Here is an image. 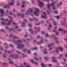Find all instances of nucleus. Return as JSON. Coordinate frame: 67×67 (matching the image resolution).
Wrapping results in <instances>:
<instances>
[{
    "label": "nucleus",
    "mask_w": 67,
    "mask_h": 67,
    "mask_svg": "<svg viewBox=\"0 0 67 67\" xmlns=\"http://www.w3.org/2000/svg\"><path fill=\"white\" fill-rule=\"evenodd\" d=\"M18 43H17V47L19 49H21L22 47H24V45L22 44H20L19 43H21L22 42V40H19L18 41Z\"/></svg>",
    "instance_id": "f257e3e1"
},
{
    "label": "nucleus",
    "mask_w": 67,
    "mask_h": 67,
    "mask_svg": "<svg viewBox=\"0 0 67 67\" xmlns=\"http://www.w3.org/2000/svg\"><path fill=\"white\" fill-rule=\"evenodd\" d=\"M36 11L34 13V14L36 16H39L38 13H39V9L37 8H35Z\"/></svg>",
    "instance_id": "f03ea898"
},
{
    "label": "nucleus",
    "mask_w": 67,
    "mask_h": 67,
    "mask_svg": "<svg viewBox=\"0 0 67 67\" xmlns=\"http://www.w3.org/2000/svg\"><path fill=\"white\" fill-rule=\"evenodd\" d=\"M47 5L48 9H50V5H51V6H52V7H53V10H55V7L53 6H54V4L53 3H52L50 4H47Z\"/></svg>",
    "instance_id": "7ed1b4c3"
},
{
    "label": "nucleus",
    "mask_w": 67,
    "mask_h": 67,
    "mask_svg": "<svg viewBox=\"0 0 67 67\" xmlns=\"http://www.w3.org/2000/svg\"><path fill=\"white\" fill-rule=\"evenodd\" d=\"M32 9H31L29 8V10L26 13V15L29 14L30 13H32Z\"/></svg>",
    "instance_id": "20e7f679"
},
{
    "label": "nucleus",
    "mask_w": 67,
    "mask_h": 67,
    "mask_svg": "<svg viewBox=\"0 0 67 67\" xmlns=\"http://www.w3.org/2000/svg\"><path fill=\"white\" fill-rule=\"evenodd\" d=\"M38 2L39 3V5L40 7H42V6H43L44 5V4L42 3V2H41L40 1H38Z\"/></svg>",
    "instance_id": "39448f33"
},
{
    "label": "nucleus",
    "mask_w": 67,
    "mask_h": 67,
    "mask_svg": "<svg viewBox=\"0 0 67 67\" xmlns=\"http://www.w3.org/2000/svg\"><path fill=\"white\" fill-rule=\"evenodd\" d=\"M59 49V50H60L61 52H62L63 51V48L61 47H59L58 48H57V50L56 51V52L57 53H58V50Z\"/></svg>",
    "instance_id": "423d86ee"
},
{
    "label": "nucleus",
    "mask_w": 67,
    "mask_h": 67,
    "mask_svg": "<svg viewBox=\"0 0 67 67\" xmlns=\"http://www.w3.org/2000/svg\"><path fill=\"white\" fill-rule=\"evenodd\" d=\"M43 15H44V16H43L42 15H41V17L42 18H43V19H47V17L46 16V13H43Z\"/></svg>",
    "instance_id": "0eeeda50"
},
{
    "label": "nucleus",
    "mask_w": 67,
    "mask_h": 67,
    "mask_svg": "<svg viewBox=\"0 0 67 67\" xmlns=\"http://www.w3.org/2000/svg\"><path fill=\"white\" fill-rule=\"evenodd\" d=\"M59 30L60 31H62V32H63L64 33V34L66 33L67 32L65 30L63 29L60 28L59 29Z\"/></svg>",
    "instance_id": "6e6552de"
},
{
    "label": "nucleus",
    "mask_w": 67,
    "mask_h": 67,
    "mask_svg": "<svg viewBox=\"0 0 67 67\" xmlns=\"http://www.w3.org/2000/svg\"><path fill=\"white\" fill-rule=\"evenodd\" d=\"M9 18H10L11 20H10V21L8 22V24H6L7 25H10V23H11V22H12V21H13V20H12V18L10 16H9Z\"/></svg>",
    "instance_id": "1a4fd4ad"
},
{
    "label": "nucleus",
    "mask_w": 67,
    "mask_h": 67,
    "mask_svg": "<svg viewBox=\"0 0 67 67\" xmlns=\"http://www.w3.org/2000/svg\"><path fill=\"white\" fill-rule=\"evenodd\" d=\"M34 20H36V21H38V19L35 18H34L33 19L29 18V20H30V21H33Z\"/></svg>",
    "instance_id": "9d476101"
},
{
    "label": "nucleus",
    "mask_w": 67,
    "mask_h": 67,
    "mask_svg": "<svg viewBox=\"0 0 67 67\" xmlns=\"http://www.w3.org/2000/svg\"><path fill=\"white\" fill-rule=\"evenodd\" d=\"M53 45H54V44L53 43H51L50 44L48 45V47H49L50 50L52 49V48H50Z\"/></svg>",
    "instance_id": "9b49d317"
},
{
    "label": "nucleus",
    "mask_w": 67,
    "mask_h": 67,
    "mask_svg": "<svg viewBox=\"0 0 67 67\" xmlns=\"http://www.w3.org/2000/svg\"><path fill=\"white\" fill-rule=\"evenodd\" d=\"M52 59H53L52 60V61L53 62H54V63H56L57 62V60L55 59V58H54V57H52Z\"/></svg>",
    "instance_id": "f8f14e48"
},
{
    "label": "nucleus",
    "mask_w": 67,
    "mask_h": 67,
    "mask_svg": "<svg viewBox=\"0 0 67 67\" xmlns=\"http://www.w3.org/2000/svg\"><path fill=\"white\" fill-rule=\"evenodd\" d=\"M0 11L1 12V13L2 14L1 16H3V15L4 14V10L3 9H0Z\"/></svg>",
    "instance_id": "ddd939ff"
},
{
    "label": "nucleus",
    "mask_w": 67,
    "mask_h": 67,
    "mask_svg": "<svg viewBox=\"0 0 67 67\" xmlns=\"http://www.w3.org/2000/svg\"><path fill=\"white\" fill-rule=\"evenodd\" d=\"M18 16H20L21 17V18H23V17L24 16V15L23 14H21L19 13H18Z\"/></svg>",
    "instance_id": "4468645a"
},
{
    "label": "nucleus",
    "mask_w": 67,
    "mask_h": 67,
    "mask_svg": "<svg viewBox=\"0 0 67 67\" xmlns=\"http://www.w3.org/2000/svg\"><path fill=\"white\" fill-rule=\"evenodd\" d=\"M12 3H9V5H12L14 4V0H12Z\"/></svg>",
    "instance_id": "2eb2a0df"
},
{
    "label": "nucleus",
    "mask_w": 67,
    "mask_h": 67,
    "mask_svg": "<svg viewBox=\"0 0 67 67\" xmlns=\"http://www.w3.org/2000/svg\"><path fill=\"white\" fill-rule=\"evenodd\" d=\"M52 37H54L55 38H53L54 40H58V38L56 37V36L54 35H52Z\"/></svg>",
    "instance_id": "dca6fc26"
},
{
    "label": "nucleus",
    "mask_w": 67,
    "mask_h": 67,
    "mask_svg": "<svg viewBox=\"0 0 67 67\" xmlns=\"http://www.w3.org/2000/svg\"><path fill=\"white\" fill-rule=\"evenodd\" d=\"M43 52L44 54H48L47 52V50L46 49H45L44 51Z\"/></svg>",
    "instance_id": "f3484780"
},
{
    "label": "nucleus",
    "mask_w": 67,
    "mask_h": 67,
    "mask_svg": "<svg viewBox=\"0 0 67 67\" xmlns=\"http://www.w3.org/2000/svg\"><path fill=\"white\" fill-rule=\"evenodd\" d=\"M22 4H23V5L22 6H21V7L22 8H23V7H24V4H25V1H22Z\"/></svg>",
    "instance_id": "a211bd4d"
},
{
    "label": "nucleus",
    "mask_w": 67,
    "mask_h": 67,
    "mask_svg": "<svg viewBox=\"0 0 67 67\" xmlns=\"http://www.w3.org/2000/svg\"><path fill=\"white\" fill-rule=\"evenodd\" d=\"M35 30H37L38 32H39V31H40V27H36L35 28Z\"/></svg>",
    "instance_id": "6ab92c4d"
},
{
    "label": "nucleus",
    "mask_w": 67,
    "mask_h": 67,
    "mask_svg": "<svg viewBox=\"0 0 67 67\" xmlns=\"http://www.w3.org/2000/svg\"><path fill=\"white\" fill-rule=\"evenodd\" d=\"M8 60L9 61V63L10 64H13V62H12V61H11V59H9Z\"/></svg>",
    "instance_id": "aec40b11"
},
{
    "label": "nucleus",
    "mask_w": 67,
    "mask_h": 67,
    "mask_svg": "<svg viewBox=\"0 0 67 67\" xmlns=\"http://www.w3.org/2000/svg\"><path fill=\"white\" fill-rule=\"evenodd\" d=\"M25 23L24 22L23 23V24L21 26L22 27H24V26H25Z\"/></svg>",
    "instance_id": "412c9836"
},
{
    "label": "nucleus",
    "mask_w": 67,
    "mask_h": 67,
    "mask_svg": "<svg viewBox=\"0 0 67 67\" xmlns=\"http://www.w3.org/2000/svg\"><path fill=\"white\" fill-rule=\"evenodd\" d=\"M29 30L30 32H31V34H33V31H32V29H30Z\"/></svg>",
    "instance_id": "4be33fe9"
},
{
    "label": "nucleus",
    "mask_w": 67,
    "mask_h": 67,
    "mask_svg": "<svg viewBox=\"0 0 67 67\" xmlns=\"http://www.w3.org/2000/svg\"><path fill=\"white\" fill-rule=\"evenodd\" d=\"M4 8H9V5H7L6 6H4Z\"/></svg>",
    "instance_id": "5701e85b"
},
{
    "label": "nucleus",
    "mask_w": 67,
    "mask_h": 67,
    "mask_svg": "<svg viewBox=\"0 0 67 67\" xmlns=\"http://www.w3.org/2000/svg\"><path fill=\"white\" fill-rule=\"evenodd\" d=\"M41 66H42V67H46L45 65L43 63H41Z\"/></svg>",
    "instance_id": "b1692460"
},
{
    "label": "nucleus",
    "mask_w": 67,
    "mask_h": 67,
    "mask_svg": "<svg viewBox=\"0 0 67 67\" xmlns=\"http://www.w3.org/2000/svg\"><path fill=\"white\" fill-rule=\"evenodd\" d=\"M1 20H3V21H8V19H7L4 20L3 18H2V19H1Z\"/></svg>",
    "instance_id": "393cba45"
},
{
    "label": "nucleus",
    "mask_w": 67,
    "mask_h": 67,
    "mask_svg": "<svg viewBox=\"0 0 67 67\" xmlns=\"http://www.w3.org/2000/svg\"><path fill=\"white\" fill-rule=\"evenodd\" d=\"M57 28V27H55L54 29V30H53V32H56V28Z\"/></svg>",
    "instance_id": "a878e982"
},
{
    "label": "nucleus",
    "mask_w": 67,
    "mask_h": 67,
    "mask_svg": "<svg viewBox=\"0 0 67 67\" xmlns=\"http://www.w3.org/2000/svg\"><path fill=\"white\" fill-rule=\"evenodd\" d=\"M62 64H63V65H65L66 66L65 67H67V64L66 63H64L63 62L62 63Z\"/></svg>",
    "instance_id": "bb28decb"
},
{
    "label": "nucleus",
    "mask_w": 67,
    "mask_h": 67,
    "mask_svg": "<svg viewBox=\"0 0 67 67\" xmlns=\"http://www.w3.org/2000/svg\"><path fill=\"white\" fill-rule=\"evenodd\" d=\"M32 50H34V49H37V48H32Z\"/></svg>",
    "instance_id": "cd10ccee"
},
{
    "label": "nucleus",
    "mask_w": 67,
    "mask_h": 67,
    "mask_svg": "<svg viewBox=\"0 0 67 67\" xmlns=\"http://www.w3.org/2000/svg\"><path fill=\"white\" fill-rule=\"evenodd\" d=\"M29 27H32V24H29Z\"/></svg>",
    "instance_id": "c85d7f7f"
},
{
    "label": "nucleus",
    "mask_w": 67,
    "mask_h": 67,
    "mask_svg": "<svg viewBox=\"0 0 67 67\" xmlns=\"http://www.w3.org/2000/svg\"><path fill=\"white\" fill-rule=\"evenodd\" d=\"M6 29H9V30H12V29H9V28H8V27H6Z\"/></svg>",
    "instance_id": "c756f323"
},
{
    "label": "nucleus",
    "mask_w": 67,
    "mask_h": 67,
    "mask_svg": "<svg viewBox=\"0 0 67 67\" xmlns=\"http://www.w3.org/2000/svg\"><path fill=\"white\" fill-rule=\"evenodd\" d=\"M55 17H56V18L57 19H59V16H56Z\"/></svg>",
    "instance_id": "7c9ffc66"
},
{
    "label": "nucleus",
    "mask_w": 67,
    "mask_h": 67,
    "mask_svg": "<svg viewBox=\"0 0 67 67\" xmlns=\"http://www.w3.org/2000/svg\"><path fill=\"white\" fill-rule=\"evenodd\" d=\"M46 37H49V35H48V34L47 33L46 35Z\"/></svg>",
    "instance_id": "2f4dec72"
},
{
    "label": "nucleus",
    "mask_w": 67,
    "mask_h": 67,
    "mask_svg": "<svg viewBox=\"0 0 67 67\" xmlns=\"http://www.w3.org/2000/svg\"><path fill=\"white\" fill-rule=\"evenodd\" d=\"M18 38V37H17L16 36H15L13 38L14 39H15L16 38Z\"/></svg>",
    "instance_id": "473e14b6"
},
{
    "label": "nucleus",
    "mask_w": 67,
    "mask_h": 67,
    "mask_svg": "<svg viewBox=\"0 0 67 67\" xmlns=\"http://www.w3.org/2000/svg\"><path fill=\"white\" fill-rule=\"evenodd\" d=\"M5 52H8V53H11V52H10V51H6V50H5Z\"/></svg>",
    "instance_id": "72a5a7b5"
},
{
    "label": "nucleus",
    "mask_w": 67,
    "mask_h": 67,
    "mask_svg": "<svg viewBox=\"0 0 67 67\" xmlns=\"http://www.w3.org/2000/svg\"><path fill=\"white\" fill-rule=\"evenodd\" d=\"M54 12L56 14H57V13H58V12H57V11H54Z\"/></svg>",
    "instance_id": "f704fd0d"
},
{
    "label": "nucleus",
    "mask_w": 67,
    "mask_h": 67,
    "mask_svg": "<svg viewBox=\"0 0 67 67\" xmlns=\"http://www.w3.org/2000/svg\"><path fill=\"white\" fill-rule=\"evenodd\" d=\"M41 43H42V42H37V43L38 45H40Z\"/></svg>",
    "instance_id": "c9c22d12"
},
{
    "label": "nucleus",
    "mask_w": 67,
    "mask_h": 67,
    "mask_svg": "<svg viewBox=\"0 0 67 67\" xmlns=\"http://www.w3.org/2000/svg\"><path fill=\"white\" fill-rule=\"evenodd\" d=\"M31 61L32 62V63H34V61H33V60H31Z\"/></svg>",
    "instance_id": "e433bc0d"
},
{
    "label": "nucleus",
    "mask_w": 67,
    "mask_h": 67,
    "mask_svg": "<svg viewBox=\"0 0 67 67\" xmlns=\"http://www.w3.org/2000/svg\"><path fill=\"white\" fill-rule=\"evenodd\" d=\"M18 58V55H16V57H15V59H16V58Z\"/></svg>",
    "instance_id": "4c0bfd02"
},
{
    "label": "nucleus",
    "mask_w": 67,
    "mask_h": 67,
    "mask_svg": "<svg viewBox=\"0 0 67 67\" xmlns=\"http://www.w3.org/2000/svg\"><path fill=\"white\" fill-rule=\"evenodd\" d=\"M47 14H49V13L48 10H47Z\"/></svg>",
    "instance_id": "58836bf2"
},
{
    "label": "nucleus",
    "mask_w": 67,
    "mask_h": 67,
    "mask_svg": "<svg viewBox=\"0 0 67 67\" xmlns=\"http://www.w3.org/2000/svg\"><path fill=\"white\" fill-rule=\"evenodd\" d=\"M53 23L54 24V25H56V23L54 21L53 22Z\"/></svg>",
    "instance_id": "ea45409f"
},
{
    "label": "nucleus",
    "mask_w": 67,
    "mask_h": 67,
    "mask_svg": "<svg viewBox=\"0 0 67 67\" xmlns=\"http://www.w3.org/2000/svg\"><path fill=\"white\" fill-rule=\"evenodd\" d=\"M28 53L29 54H30V51L28 50Z\"/></svg>",
    "instance_id": "a19ab883"
},
{
    "label": "nucleus",
    "mask_w": 67,
    "mask_h": 67,
    "mask_svg": "<svg viewBox=\"0 0 67 67\" xmlns=\"http://www.w3.org/2000/svg\"><path fill=\"white\" fill-rule=\"evenodd\" d=\"M27 33H26V34L25 36V37H26V36H27Z\"/></svg>",
    "instance_id": "79ce46f5"
},
{
    "label": "nucleus",
    "mask_w": 67,
    "mask_h": 67,
    "mask_svg": "<svg viewBox=\"0 0 67 67\" xmlns=\"http://www.w3.org/2000/svg\"><path fill=\"white\" fill-rule=\"evenodd\" d=\"M44 59L46 60H47V58H46V57H44Z\"/></svg>",
    "instance_id": "37998d69"
},
{
    "label": "nucleus",
    "mask_w": 67,
    "mask_h": 67,
    "mask_svg": "<svg viewBox=\"0 0 67 67\" xmlns=\"http://www.w3.org/2000/svg\"><path fill=\"white\" fill-rule=\"evenodd\" d=\"M62 56H63V54H61V55H59V57H62Z\"/></svg>",
    "instance_id": "c03bdc74"
},
{
    "label": "nucleus",
    "mask_w": 67,
    "mask_h": 67,
    "mask_svg": "<svg viewBox=\"0 0 67 67\" xmlns=\"http://www.w3.org/2000/svg\"><path fill=\"white\" fill-rule=\"evenodd\" d=\"M16 52H17V53H18L19 54H21V53L18 51H16Z\"/></svg>",
    "instance_id": "a18cd8bd"
},
{
    "label": "nucleus",
    "mask_w": 67,
    "mask_h": 67,
    "mask_svg": "<svg viewBox=\"0 0 67 67\" xmlns=\"http://www.w3.org/2000/svg\"><path fill=\"white\" fill-rule=\"evenodd\" d=\"M1 30L2 32H3L4 31V30L3 29H1Z\"/></svg>",
    "instance_id": "49530a36"
},
{
    "label": "nucleus",
    "mask_w": 67,
    "mask_h": 67,
    "mask_svg": "<svg viewBox=\"0 0 67 67\" xmlns=\"http://www.w3.org/2000/svg\"><path fill=\"white\" fill-rule=\"evenodd\" d=\"M18 30V31H22V30L21 29H19Z\"/></svg>",
    "instance_id": "de8ad7c7"
},
{
    "label": "nucleus",
    "mask_w": 67,
    "mask_h": 67,
    "mask_svg": "<svg viewBox=\"0 0 67 67\" xmlns=\"http://www.w3.org/2000/svg\"><path fill=\"white\" fill-rule=\"evenodd\" d=\"M26 49H25L23 51V52H25V51H26Z\"/></svg>",
    "instance_id": "09e8293b"
},
{
    "label": "nucleus",
    "mask_w": 67,
    "mask_h": 67,
    "mask_svg": "<svg viewBox=\"0 0 67 67\" xmlns=\"http://www.w3.org/2000/svg\"><path fill=\"white\" fill-rule=\"evenodd\" d=\"M62 2H61L60 3V4H59V5H62Z\"/></svg>",
    "instance_id": "8fccbe9b"
},
{
    "label": "nucleus",
    "mask_w": 67,
    "mask_h": 67,
    "mask_svg": "<svg viewBox=\"0 0 67 67\" xmlns=\"http://www.w3.org/2000/svg\"><path fill=\"white\" fill-rule=\"evenodd\" d=\"M31 2L32 3L34 4V2H33V0H31Z\"/></svg>",
    "instance_id": "3c124183"
},
{
    "label": "nucleus",
    "mask_w": 67,
    "mask_h": 67,
    "mask_svg": "<svg viewBox=\"0 0 67 67\" xmlns=\"http://www.w3.org/2000/svg\"><path fill=\"white\" fill-rule=\"evenodd\" d=\"M3 56L4 57V58H5L6 57V56L5 55H3Z\"/></svg>",
    "instance_id": "603ef678"
},
{
    "label": "nucleus",
    "mask_w": 67,
    "mask_h": 67,
    "mask_svg": "<svg viewBox=\"0 0 67 67\" xmlns=\"http://www.w3.org/2000/svg\"><path fill=\"white\" fill-rule=\"evenodd\" d=\"M41 34H44V32H41Z\"/></svg>",
    "instance_id": "864d4df0"
},
{
    "label": "nucleus",
    "mask_w": 67,
    "mask_h": 67,
    "mask_svg": "<svg viewBox=\"0 0 67 67\" xmlns=\"http://www.w3.org/2000/svg\"><path fill=\"white\" fill-rule=\"evenodd\" d=\"M24 20L25 22H27V20H26V19H24Z\"/></svg>",
    "instance_id": "5fc2aeb1"
},
{
    "label": "nucleus",
    "mask_w": 67,
    "mask_h": 67,
    "mask_svg": "<svg viewBox=\"0 0 67 67\" xmlns=\"http://www.w3.org/2000/svg\"><path fill=\"white\" fill-rule=\"evenodd\" d=\"M13 24H14V25H15V24H16V23H13Z\"/></svg>",
    "instance_id": "6e6d98bb"
},
{
    "label": "nucleus",
    "mask_w": 67,
    "mask_h": 67,
    "mask_svg": "<svg viewBox=\"0 0 67 67\" xmlns=\"http://www.w3.org/2000/svg\"><path fill=\"white\" fill-rule=\"evenodd\" d=\"M64 41H67V38H65L64 39Z\"/></svg>",
    "instance_id": "4d7b16f0"
},
{
    "label": "nucleus",
    "mask_w": 67,
    "mask_h": 67,
    "mask_svg": "<svg viewBox=\"0 0 67 67\" xmlns=\"http://www.w3.org/2000/svg\"><path fill=\"white\" fill-rule=\"evenodd\" d=\"M55 42L57 44L58 43V41H56Z\"/></svg>",
    "instance_id": "13d9d810"
},
{
    "label": "nucleus",
    "mask_w": 67,
    "mask_h": 67,
    "mask_svg": "<svg viewBox=\"0 0 67 67\" xmlns=\"http://www.w3.org/2000/svg\"><path fill=\"white\" fill-rule=\"evenodd\" d=\"M64 62H66V59H64Z\"/></svg>",
    "instance_id": "bf43d9fd"
},
{
    "label": "nucleus",
    "mask_w": 67,
    "mask_h": 67,
    "mask_svg": "<svg viewBox=\"0 0 67 67\" xmlns=\"http://www.w3.org/2000/svg\"><path fill=\"white\" fill-rule=\"evenodd\" d=\"M37 38H40V36H38L37 37Z\"/></svg>",
    "instance_id": "052dcab7"
},
{
    "label": "nucleus",
    "mask_w": 67,
    "mask_h": 67,
    "mask_svg": "<svg viewBox=\"0 0 67 67\" xmlns=\"http://www.w3.org/2000/svg\"><path fill=\"white\" fill-rule=\"evenodd\" d=\"M49 66L50 67H51V66H52V65H51V64H49Z\"/></svg>",
    "instance_id": "680f3d73"
},
{
    "label": "nucleus",
    "mask_w": 67,
    "mask_h": 67,
    "mask_svg": "<svg viewBox=\"0 0 67 67\" xmlns=\"http://www.w3.org/2000/svg\"><path fill=\"white\" fill-rule=\"evenodd\" d=\"M35 59H36V60H38V59L36 58H35Z\"/></svg>",
    "instance_id": "e2e57ef3"
},
{
    "label": "nucleus",
    "mask_w": 67,
    "mask_h": 67,
    "mask_svg": "<svg viewBox=\"0 0 67 67\" xmlns=\"http://www.w3.org/2000/svg\"><path fill=\"white\" fill-rule=\"evenodd\" d=\"M58 32H56V35H58Z\"/></svg>",
    "instance_id": "0e129e2a"
},
{
    "label": "nucleus",
    "mask_w": 67,
    "mask_h": 67,
    "mask_svg": "<svg viewBox=\"0 0 67 67\" xmlns=\"http://www.w3.org/2000/svg\"><path fill=\"white\" fill-rule=\"evenodd\" d=\"M27 64V63H24V65H26Z\"/></svg>",
    "instance_id": "69168bd1"
},
{
    "label": "nucleus",
    "mask_w": 67,
    "mask_h": 67,
    "mask_svg": "<svg viewBox=\"0 0 67 67\" xmlns=\"http://www.w3.org/2000/svg\"><path fill=\"white\" fill-rule=\"evenodd\" d=\"M67 11H65L64 12V13H67Z\"/></svg>",
    "instance_id": "338daca9"
},
{
    "label": "nucleus",
    "mask_w": 67,
    "mask_h": 67,
    "mask_svg": "<svg viewBox=\"0 0 67 67\" xmlns=\"http://www.w3.org/2000/svg\"><path fill=\"white\" fill-rule=\"evenodd\" d=\"M46 1L47 2H49V0H46Z\"/></svg>",
    "instance_id": "774afa93"
}]
</instances>
